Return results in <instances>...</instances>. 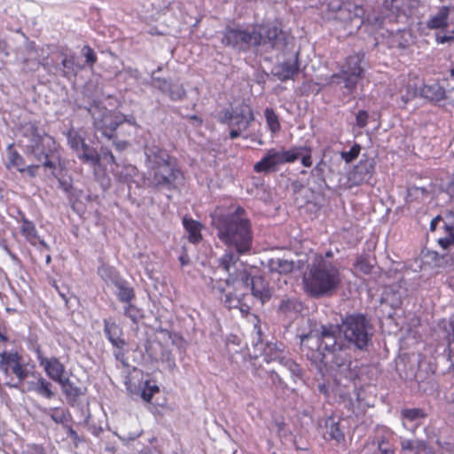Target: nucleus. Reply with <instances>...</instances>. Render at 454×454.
<instances>
[{
    "mask_svg": "<svg viewBox=\"0 0 454 454\" xmlns=\"http://www.w3.org/2000/svg\"><path fill=\"white\" fill-rule=\"evenodd\" d=\"M31 380H26L25 383L23 384H19V382L17 384H13L12 387H20L21 386L25 387V389L23 391H27V392H36V389H37V386H38V379L37 378H30Z\"/></svg>",
    "mask_w": 454,
    "mask_h": 454,
    "instance_id": "obj_53",
    "label": "nucleus"
},
{
    "mask_svg": "<svg viewBox=\"0 0 454 454\" xmlns=\"http://www.w3.org/2000/svg\"><path fill=\"white\" fill-rule=\"evenodd\" d=\"M126 138H113V144L116 150L122 151L127 148L129 143L125 140Z\"/></svg>",
    "mask_w": 454,
    "mask_h": 454,
    "instance_id": "obj_58",
    "label": "nucleus"
},
{
    "mask_svg": "<svg viewBox=\"0 0 454 454\" xmlns=\"http://www.w3.org/2000/svg\"><path fill=\"white\" fill-rule=\"evenodd\" d=\"M355 267L364 274H370L372 269V265L371 264L369 259L364 255L357 257Z\"/></svg>",
    "mask_w": 454,
    "mask_h": 454,
    "instance_id": "obj_49",
    "label": "nucleus"
},
{
    "mask_svg": "<svg viewBox=\"0 0 454 454\" xmlns=\"http://www.w3.org/2000/svg\"><path fill=\"white\" fill-rule=\"evenodd\" d=\"M5 167L8 169L15 168L20 173L25 172V160L24 158L13 148V145H9L7 147V161Z\"/></svg>",
    "mask_w": 454,
    "mask_h": 454,
    "instance_id": "obj_28",
    "label": "nucleus"
},
{
    "mask_svg": "<svg viewBox=\"0 0 454 454\" xmlns=\"http://www.w3.org/2000/svg\"><path fill=\"white\" fill-rule=\"evenodd\" d=\"M254 26L252 29H244L241 27H227L223 32L221 43L227 47L238 49L241 51H247L253 47H256V37Z\"/></svg>",
    "mask_w": 454,
    "mask_h": 454,
    "instance_id": "obj_11",
    "label": "nucleus"
},
{
    "mask_svg": "<svg viewBox=\"0 0 454 454\" xmlns=\"http://www.w3.org/2000/svg\"><path fill=\"white\" fill-rule=\"evenodd\" d=\"M48 414L56 423L64 424L69 420L70 413L60 408H51L49 410Z\"/></svg>",
    "mask_w": 454,
    "mask_h": 454,
    "instance_id": "obj_45",
    "label": "nucleus"
},
{
    "mask_svg": "<svg viewBox=\"0 0 454 454\" xmlns=\"http://www.w3.org/2000/svg\"><path fill=\"white\" fill-rule=\"evenodd\" d=\"M305 291L312 297L325 296L335 290L340 283L339 270L320 257L303 278Z\"/></svg>",
    "mask_w": 454,
    "mask_h": 454,
    "instance_id": "obj_5",
    "label": "nucleus"
},
{
    "mask_svg": "<svg viewBox=\"0 0 454 454\" xmlns=\"http://www.w3.org/2000/svg\"><path fill=\"white\" fill-rule=\"evenodd\" d=\"M102 154L105 158L108 157L109 162L114 165V167L112 169L113 174L119 182L127 184L136 183L138 185L137 177H138L139 176V171L136 166L129 163H117L112 152L107 149H102Z\"/></svg>",
    "mask_w": 454,
    "mask_h": 454,
    "instance_id": "obj_15",
    "label": "nucleus"
},
{
    "mask_svg": "<svg viewBox=\"0 0 454 454\" xmlns=\"http://www.w3.org/2000/svg\"><path fill=\"white\" fill-rule=\"evenodd\" d=\"M302 309L301 301L295 297L283 298L278 305V312L286 317H295L301 312Z\"/></svg>",
    "mask_w": 454,
    "mask_h": 454,
    "instance_id": "obj_24",
    "label": "nucleus"
},
{
    "mask_svg": "<svg viewBox=\"0 0 454 454\" xmlns=\"http://www.w3.org/2000/svg\"><path fill=\"white\" fill-rule=\"evenodd\" d=\"M268 268L271 272L287 274L293 271L294 262L282 258H271L268 262Z\"/></svg>",
    "mask_w": 454,
    "mask_h": 454,
    "instance_id": "obj_30",
    "label": "nucleus"
},
{
    "mask_svg": "<svg viewBox=\"0 0 454 454\" xmlns=\"http://www.w3.org/2000/svg\"><path fill=\"white\" fill-rule=\"evenodd\" d=\"M98 274L104 281L111 282L114 285L121 279L115 268L106 263L98 268Z\"/></svg>",
    "mask_w": 454,
    "mask_h": 454,
    "instance_id": "obj_35",
    "label": "nucleus"
},
{
    "mask_svg": "<svg viewBox=\"0 0 454 454\" xmlns=\"http://www.w3.org/2000/svg\"><path fill=\"white\" fill-rule=\"evenodd\" d=\"M75 109H84L91 115L95 133L97 136L99 134L102 138L113 139L117 128L122 129L124 126L129 128V136L137 133V125L135 118H121L108 110L98 100L93 99L87 104L75 103Z\"/></svg>",
    "mask_w": 454,
    "mask_h": 454,
    "instance_id": "obj_4",
    "label": "nucleus"
},
{
    "mask_svg": "<svg viewBox=\"0 0 454 454\" xmlns=\"http://www.w3.org/2000/svg\"><path fill=\"white\" fill-rule=\"evenodd\" d=\"M212 225L216 230L217 238L226 247L219 259V267L229 272L240 256L249 254L252 249L254 235L251 221L245 209L237 207L231 212L212 215Z\"/></svg>",
    "mask_w": 454,
    "mask_h": 454,
    "instance_id": "obj_2",
    "label": "nucleus"
},
{
    "mask_svg": "<svg viewBox=\"0 0 454 454\" xmlns=\"http://www.w3.org/2000/svg\"><path fill=\"white\" fill-rule=\"evenodd\" d=\"M242 299L239 298L235 294L229 293L226 294L223 299V304L229 309L238 308L241 303Z\"/></svg>",
    "mask_w": 454,
    "mask_h": 454,
    "instance_id": "obj_52",
    "label": "nucleus"
},
{
    "mask_svg": "<svg viewBox=\"0 0 454 454\" xmlns=\"http://www.w3.org/2000/svg\"><path fill=\"white\" fill-rule=\"evenodd\" d=\"M67 137L68 145L75 152H79L81 147L86 144L84 139L81 137V135L74 129H71L70 130L67 131Z\"/></svg>",
    "mask_w": 454,
    "mask_h": 454,
    "instance_id": "obj_41",
    "label": "nucleus"
},
{
    "mask_svg": "<svg viewBox=\"0 0 454 454\" xmlns=\"http://www.w3.org/2000/svg\"><path fill=\"white\" fill-rule=\"evenodd\" d=\"M36 357L40 366L43 367L45 373L51 380L58 383L65 378V365L59 358L55 356L45 357L39 348L36 349Z\"/></svg>",
    "mask_w": 454,
    "mask_h": 454,
    "instance_id": "obj_16",
    "label": "nucleus"
},
{
    "mask_svg": "<svg viewBox=\"0 0 454 454\" xmlns=\"http://www.w3.org/2000/svg\"><path fill=\"white\" fill-rule=\"evenodd\" d=\"M43 67L50 73L59 74L68 80L75 77L77 73L84 68V65L77 61L75 53L64 47L52 51L51 57H47L43 62Z\"/></svg>",
    "mask_w": 454,
    "mask_h": 454,
    "instance_id": "obj_6",
    "label": "nucleus"
},
{
    "mask_svg": "<svg viewBox=\"0 0 454 454\" xmlns=\"http://www.w3.org/2000/svg\"><path fill=\"white\" fill-rule=\"evenodd\" d=\"M266 373L268 375V379L270 380L272 387L281 390L286 389V383L282 380L278 372L275 371H269Z\"/></svg>",
    "mask_w": 454,
    "mask_h": 454,
    "instance_id": "obj_47",
    "label": "nucleus"
},
{
    "mask_svg": "<svg viewBox=\"0 0 454 454\" xmlns=\"http://www.w3.org/2000/svg\"><path fill=\"white\" fill-rule=\"evenodd\" d=\"M62 388L63 393L69 399H76L81 395V390L67 377L58 382Z\"/></svg>",
    "mask_w": 454,
    "mask_h": 454,
    "instance_id": "obj_37",
    "label": "nucleus"
},
{
    "mask_svg": "<svg viewBox=\"0 0 454 454\" xmlns=\"http://www.w3.org/2000/svg\"><path fill=\"white\" fill-rule=\"evenodd\" d=\"M422 440L402 439L401 454H419Z\"/></svg>",
    "mask_w": 454,
    "mask_h": 454,
    "instance_id": "obj_39",
    "label": "nucleus"
},
{
    "mask_svg": "<svg viewBox=\"0 0 454 454\" xmlns=\"http://www.w3.org/2000/svg\"><path fill=\"white\" fill-rule=\"evenodd\" d=\"M421 95L431 101L439 102L445 98L446 91L438 82H432L424 84L421 89Z\"/></svg>",
    "mask_w": 454,
    "mask_h": 454,
    "instance_id": "obj_25",
    "label": "nucleus"
},
{
    "mask_svg": "<svg viewBox=\"0 0 454 454\" xmlns=\"http://www.w3.org/2000/svg\"><path fill=\"white\" fill-rule=\"evenodd\" d=\"M445 235L442 238L438 239V244L443 249H448L450 247L454 246V227L444 224Z\"/></svg>",
    "mask_w": 454,
    "mask_h": 454,
    "instance_id": "obj_42",
    "label": "nucleus"
},
{
    "mask_svg": "<svg viewBox=\"0 0 454 454\" xmlns=\"http://www.w3.org/2000/svg\"><path fill=\"white\" fill-rule=\"evenodd\" d=\"M159 392V387L156 385H151L150 381H146L145 388L142 390L141 397L150 402L154 393Z\"/></svg>",
    "mask_w": 454,
    "mask_h": 454,
    "instance_id": "obj_51",
    "label": "nucleus"
},
{
    "mask_svg": "<svg viewBox=\"0 0 454 454\" xmlns=\"http://www.w3.org/2000/svg\"><path fill=\"white\" fill-rule=\"evenodd\" d=\"M359 56H349L346 65L340 72L330 76L328 84L330 86H340L344 97H351L356 90L358 81L363 76V68L360 66Z\"/></svg>",
    "mask_w": 454,
    "mask_h": 454,
    "instance_id": "obj_7",
    "label": "nucleus"
},
{
    "mask_svg": "<svg viewBox=\"0 0 454 454\" xmlns=\"http://www.w3.org/2000/svg\"><path fill=\"white\" fill-rule=\"evenodd\" d=\"M104 333L114 347L122 349L126 346L127 343L122 338V329L115 322L105 319Z\"/></svg>",
    "mask_w": 454,
    "mask_h": 454,
    "instance_id": "obj_21",
    "label": "nucleus"
},
{
    "mask_svg": "<svg viewBox=\"0 0 454 454\" xmlns=\"http://www.w3.org/2000/svg\"><path fill=\"white\" fill-rule=\"evenodd\" d=\"M288 352L285 350L283 343H268L263 350L264 360L267 363L278 362L281 363Z\"/></svg>",
    "mask_w": 454,
    "mask_h": 454,
    "instance_id": "obj_23",
    "label": "nucleus"
},
{
    "mask_svg": "<svg viewBox=\"0 0 454 454\" xmlns=\"http://www.w3.org/2000/svg\"><path fill=\"white\" fill-rule=\"evenodd\" d=\"M82 54L85 58L86 65H88L90 67H92L98 61L97 54L95 53L94 50L89 45H84L82 47Z\"/></svg>",
    "mask_w": 454,
    "mask_h": 454,
    "instance_id": "obj_50",
    "label": "nucleus"
},
{
    "mask_svg": "<svg viewBox=\"0 0 454 454\" xmlns=\"http://www.w3.org/2000/svg\"><path fill=\"white\" fill-rule=\"evenodd\" d=\"M254 120L253 110L248 106L236 109V116L231 125L240 131L246 130Z\"/></svg>",
    "mask_w": 454,
    "mask_h": 454,
    "instance_id": "obj_22",
    "label": "nucleus"
},
{
    "mask_svg": "<svg viewBox=\"0 0 454 454\" xmlns=\"http://www.w3.org/2000/svg\"><path fill=\"white\" fill-rule=\"evenodd\" d=\"M145 154L146 157V166L148 170L165 165L175 159L172 158L167 150L158 145H146L145 147Z\"/></svg>",
    "mask_w": 454,
    "mask_h": 454,
    "instance_id": "obj_18",
    "label": "nucleus"
},
{
    "mask_svg": "<svg viewBox=\"0 0 454 454\" xmlns=\"http://www.w3.org/2000/svg\"><path fill=\"white\" fill-rule=\"evenodd\" d=\"M300 72L298 59L286 60L274 66L272 74L279 81L294 80Z\"/></svg>",
    "mask_w": 454,
    "mask_h": 454,
    "instance_id": "obj_20",
    "label": "nucleus"
},
{
    "mask_svg": "<svg viewBox=\"0 0 454 454\" xmlns=\"http://www.w3.org/2000/svg\"><path fill=\"white\" fill-rule=\"evenodd\" d=\"M30 378H37L38 379V386L36 392L39 395L46 398L51 399L55 396V393L52 391V384L47 380L45 378L42 376V374L37 372L35 369L30 375Z\"/></svg>",
    "mask_w": 454,
    "mask_h": 454,
    "instance_id": "obj_29",
    "label": "nucleus"
},
{
    "mask_svg": "<svg viewBox=\"0 0 454 454\" xmlns=\"http://www.w3.org/2000/svg\"><path fill=\"white\" fill-rule=\"evenodd\" d=\"M301 149L291 148L285 150L271 148L266 151L263 157L254 166L256 173L270 174L278 170L279 166L286 163H293L300 158Z\"/></svg>",
    "mask_w": 454,
    "mask_h": 454,
    "instance_id": "obj_8",
    "label": "nucleus"
},
{
    "mask_svg": "<svg viewBox=\"0 0 454 454\" xmlns=\"http://www.w3.org/2000/svg\"><path fill=\"white\" fill-rule=\"evenodd\" d=\"M394 442V433L387 427H378L372 440V443L379 446L380 444H386Z\"/></svg>",
    "mask_w": 454,
    "mask_h": 454,
    "instance_id": "obj_38",
    "label": "nucleus"
},
{
    "mask_svg": "<svg viewBox=\"0 0 454 454\" xmlns=\"http://www.w3.org/2000/svg\"><path fill=\"white\" fill-rule=\"evenodd\" d=\"M428 194V191L426 188L413 186L408 189L407 200H424Z\"/></svg>",
    "mask_w": 454,
    "mask_h": 454,
    "instance_id": "obj_44",
    "label": "nucleus"
},
{
    "mask_svg": "<svg viewBox=\"0 0 454 454\" xmlns=\"http://www.w3.org/2000/svg\"><path fill=\"white\" fill-rule=\"evenodd\" d=\"M124 315L130 318L135 324L138 323V321L144 317L143 310L131 304V302L126 303L124 307Z\"/></svg>",
    "mask_w": 454,
    "mask_h": 454,
    "instance_id": "obj_43",
    "label": "nucleus"
},
{
    "mask_svg": "<svg viewBox=\"0 0 454 454\" xmlns=\"http://www.w3.org/2000/svg\"><path fill=\"white\" fill-rule=\"evenodd\" d=\"M361 151V146L358 144H355L349 151L346 152L343 151L340 153L341 158L345 160L346 163H351L353 160H355Z\"/></svg>",
    "mask_w": 454,
    "mask_h": 454,
    "instance_id": "obj_48",
    "label": "nucleus"
},
{
    "mask_svg": "<svg viewBox=\"0 0 454 454\" xmlns=\"http://www.w3.org/2000/svg\"><path fill=\"white\" fill-rule=\"evenodd\" d=\"M148 175L147 183L144 180V184L156 189L173 190L176 183L183 179V173L176 160L148 170Z\"/></svg>",
    "mask_w": 454,
    "mask_h": 454,
    "instance_id": "obj_9",
    "label": "nucleus"
},
{
    "mask_svg": "<svg viewBox=\"0 0 454 454\" xmlns=\"http://www.w3.org/2000/svg\"><path fill=\"white\" fill-rule=\"evenodd\" d=\"M152 86L166 95L173 102L184 101L187 98V91L183 83L152 75Z\"/></svg>",
    "mask_w": 454,
    "mask_h": 454,
    "instance_id": "obj_14",
    "label": "nucleus"
},
{
    "mask_svg": "<svg viewBox=\"0 0 454 454\" xmlns=\"http://www.w3.org/2000/svg\"><path fill=\"white\" fill-rule=\"evenodd\" d=\"M449 358L454 363V334L449 340L448 343Z\"/></svg>",
    "mask_w": 454,
    "mask_h": 454,
    "instance_id": "obj_63",
    "label": "nucleus"
},
{
    "mask_svg": "<svg viewBox=\"0 0 454 454\" xmlns=\"http://www.w3.org/2000/svg\"><path fill=\"white\" fill-rule=\"evenodd\" d=\"M76 154L80 160L84 163H88L91 166H97L100 161V155L97 151L90 147L89 145H83Z\"/></svg>",
    "mask_w": 454,
    "mask_h": 454,
    "instance_id": "obj_33",
    "label": "nucleus"
},
{
    "mask_svg": "<svg viewBox=\"0 0 454 454\" xmlns=\"http://www.w3.org/2000/svg\"><path fill=\"white\" fill-rule=\"evenodd\" d=\"M129 128L128 126H124L122 129L120 128H117L116 131L114 132V138H127L130 136L128 135Z\"/></svg>",
    "mask_w": 454,
    "mask_h": 454,
    "instance_id": "obj_60",
    "label": "nucleus"
},
{
    "mask_svg": "<svg viewBox=\"0 0 454 454\" xmlns=\"http://www.w3.org/2000/svg\"><path fill=\"white\" fill-rule=\"evenodd\" d=\"M26 52L27 57H24L22 59V63L24 64L25 67L27 68L28 71H36L38 70L40 66H43V62L46 59V58H43L42 60H39L35 57V50L34 46L27 45L26 47Z\"/></svg>",
    "mask_w": 454,
    "mask_h": 454,
    "instance_id": "obj_34",
    "label": "nucleus"
},
{
    "mask_svg": "<svg viewBox=\"0 0 454 454\" xmlns=\"http://www.w3.org/2000/svg\"><path fill=\"white\" fill-rule=\"evenodd\" d=\"M324 437L327 441L334 440L337 442H343L345 435L339 427V423L333 419H327L325 422Z\"/></svg>",
    "mask_w": 454,
    "mask_h": 454,
    "instance_id": "obj_27",
    "label": "nucleus"
},
{
    "mask_svg": "<svg viewBox=\"0 0 454 454\" xmlns=\"http://www.w3.org/2000/svg\"><path fill=\"white\" fill-rule=\"evenodd\" d=\"M301 149V164L306 167L309 168L312 166V159H311V149L307 146H300L298 147Z\"/></svg>",
    "mask_w": 454,
    "mask_h": 454,
    "instance_id": "obj_54",
    "label": "nucleus"
},
{
    "mask_svg": "<svg viewBox=\"0 0 454 454\" xmlns=\"http://www.w3.org/2000/svg\"><path fill=\"white\" fill-rule=\"evenodd\" d=\"M373 325L363 314L346 316L339 325H321L318 330L300 336L301 346L308 348L330 370L351 378V350L367 351Z\"/></svg>",
    "mask_w": 454,
    "mask_h": 454,
    "instance_id": "obj_1",
    "label": "nucleus"
},
{
    "mask_svg": "<svg viewBox=\"0 0 454 454\" xmlns=\"http://www.w3.org/2000/svg\"><path fill=\"white\" fill-rule=\"evenodd\" d=\"M125 72L132 78L134 79H139L140 76H141V74L139 72V70L137 68H133V67H126L125 68Z\"/></svg>",
    "mask_w": 454,
    "mask_h": 454,
    "instance_id": "obj_61",
    "label": "nucleus"
},
{
    "mask_svg": "<svg viewBox=\"0 0 454 454\" xmlns=\"http://www.w3.org/2000/svg\"><path fill=\"white\" fill-rule=\"evenodd\" d=\"M114 286L118 290L116 294L121 302L129 303L135 299V291L125 279L121 278Z\"/></svg>",
    "mask_w": 454,
    "mask_h": 454,
    "instance_id": "obj_32",
    "label": "nucleus"
},
{
    "mask_svg": "<svg viewBox=\"0 0 454 454\" xmlns=\"http://www.w3.org/2000/svg\"><path fill=\"white\" fill-rule=\"evenodd\" d=\"M369 114L364 110H359L356 115V122L359 128H364L368 123Z\"/></svg>",
    "mask_w": 454,
    "mask_h": 454,
    "instance_id": "obj_56",
    "label": "nucleus"
},
{
    "mask_svg": "<svg viewBox=\"0 0 454 454\" xmlns=\"http://www.w3.org/2000/svg\"><path fill=\"white\" fill-rule=\"evenodd\" d=\"M374 163L372 160H360L348 175L351 185L358 186L364 184H372Z\"/></svg>",
    "mask_w": 454,
    "mask_h": 454,
    "instance_id": "obj_17",
    "label": "nucleus"
},
{
    "mask_svg": "<svg viewBox=\"0 0 454 454\" xmlns=\"http://www.w3.org/2000/svg\"><path fill=\"white\" fill-rule=\"evenodd\" d=\"M379 454H395V442H387L377 446Z\"/></svg>",
    "mask_w": 454,
    "mask_h": 454,
    "instance_id": "obj_57",
    "label": "nucleus"
},
{
    "mask_svg": "<svg viewBox=\"0 0 454 454\" xmlns=\"http://www.w3.org/2000/svg\"><path fill=\"white\" fill-rule=\"evenodd\" d=\"M40 165H30V166H25V172H27L30 176L34 177L37 174V170L39 169Z\"/></svg>",
    "mask_w": 454,
    "mask_h": 454,
    "instance_id": "obj_62",
    "label": "nucleus"
},
{
    "mask_svg": "<svg viewBox=\"0 0 454 454\" xmlns=\"http://www.w3.org/2000/svg\"><path fill=\"white\" fill-rule=\"evenodd\" d=\"M18 136L25 153L53 173L56 169V162L53 160L56 141L40 128V121H28L20 123L18 127Z\"/></svg>",
    "mask_w": 454,
    "mask_h": 454,
    "instance_id": "obj_3",
    "label": "nucleus"
},
{
    "mask_svg": "<svg viewBox=\"0 0 454 454\" xmlns=\"http://www.w3.org/2000/svg\"><path fill=\"white\" fill-rule=\"evenodd\" d=\"M435 41L438 44L452 43L454 41V29L451 31H447L445 35H441L440 33H437L435 35Z\"/></svg>",
    "mask_w": 454,
    "mask_h": 454,
    "instance_id": "obj_55",
    "label": "nucleus"
},
{
    "mask_svg": "<svg viewBox=\"0 0 454 454\" xmlns=\"http://www.w3.org/2000/svg\"><path fill=\"white\" fill-rule=\"evenodd\" d=\"M450 15V8L448 6H442L438 12L432 16L427 21V27L429 29H443L449 25L448 20Z\"/></svg>",
    "mask_w": 454,
    "mask_h": 454,
    "instance_id": "obj_26",
    "label": "nucleus"
},
{
    "mask_svg": "<svg viewBox=\"0 0 454 454\" xmlns=\"http://www.w3.org/2000/svg\"><path fill=\"white\" fill-rule=\"evenodd\" d=\"M183 223L188 232L189 241L193 244L199 243L202 239V235L200 233L201 224L195 220L187 219L186 217L183 219Z\"/></svg>",
    "mask_w": 454,
    "mask_h": 454,
    "instance_id": "obj_31",
    "label": "nucleus"
},
{
    "mask_svg": "<svg viewBox=\"0 0 454 454\" xmlns=\"http://www.w3.org/2000/svg\"><path fill=\"white\" fill-rule=\"evenodd\" d=\"M239 279L243 286L250 289L252 295L262 303H265L271 297L269 283L262 276H252L247 270L239 274Z\"/></svg>",
    "mask_w": 454,
    "mask_h": 454,
    "instance_id": "obj_13",
    "label": "nucleus"
},
{
    "mask_svg": "<svg viewBox=\"0 0 454 454\" xmlns=\"http://www.w3.org/2000/svg\"><path fill=\"white\" fill-rule=\"evenodd\" d=\"M21 232L31 243H34L37 238L36 229L35 225L29 221L23 222Z\"/></svg>",
    "mask_w": 454,
    "mask_h": 454,
    "instance_id": "obj_46",
    "label": "nucleus"
},
{
    "mask_svg": "<svg viewBox=\"0 0 454 454\" xmlns=\"http://www.w3.org/2000/svg\"><path fill=\"white\" fill-rule=\"evenodd\" d=\"M235 116H236V109H234L232 111H226L223 114L222 121L228 123V125L231 127Z\"/></svg>",
    "mask_w": 454,
    "mask_h": 454,
    "instance_id": "obj_59",
    "label": "nucleus"
},
{
    "mask_svg": "<svg viewBox=\"0 0 454 454\" xmlns=\"http://www.w3.org/2000/svg\"><path fill=\"white\" fill-rule=\"evenodd\" d=\"M284 367H286L292 374V376L295 379H302L303 370L299 364H297L294 360H293L288 355L285 357L283 362L280 363Z\"/></svg>",
    "mask_w": 454,
    "mask_h": 454,
    "instance_id": "obj_40",
    "label": "nucleus"
},
{
    "mask_svg": "<svg viewBox=\"0 0 454 454\" xmlns=\"http://www.w3.org/2000/svg\"><path fill=\"white\" fill-rule=\"evenodd\" d=\"M254 32L258 42L256 47L268 45L270 49L283 50L286 46V37L283 30L271 24L254 25Z\"/></svg>",
    "mask_w": 454,
    "mask_h": 454,
    "instance_id": "obj_12",
    "label": "nucleus"
},
{
    "mask_svg": "<svg viewBox=\"0 0 454 454\" xmlns=\"http://www.w3.org/2000/svg\"><path fill=\"white\" fill-rule=\"evenodd\" d=\"M35 369L34 364L25 363L23 356L18 351L4 350L0 353V371L7 377L14 375L19 384L25 383Z\"/></svg>",
    "mask_w": 454,
    "mask_h": 454,
    "instance_id": "obj_10",
    "label": "nucleus"
},
{
    "mask_svg": "<svg viewBox=\"0 0 454 454\" xmlns=\"http://www.w3.org/2000/svg\"><path fill=\"white\" fill-rule=\"evenodd\" d=\"M264 117L267 126L272 134H277L281 129V124L278 115L275 113L273 108L267 107L264 110Z\"/></svg>",
    "mask_w": 454,
    "mask_h": 454,
    "instance_id": "obj_36",
    "label": "nucleus"
},
{
    "mask_svg": "<svg viewBox=\"0 0 454 454\" xmlns=\"http://www.w3.org/2000/svg\"><path fill=\"white\" fill-rule=\"evenodd\" d=\"M419 454H434V451L425 441H422Z\"/></svg>",
    "mask_w": 454,
    "mask_h": 454,
    "instance_id": "obj_64",
    "label": "nucleus"
},
{
    "mask_svg": "<svg viewBox=\"0 0 454 454\" xmlns=\"http://www.w3.org/2000/svg\"><path fill=\"white\" fill-rule=\"evenodd\" d=\"M427 413L421 408H405L401 411V419L405 428L414 431L419 427Z\"/></svg>",
    "mask_w": 454,
    "mask_h": 454,
    "instance_id": "obj_19",
    "label": "nucleus"
}]
</instances>
